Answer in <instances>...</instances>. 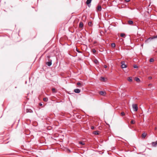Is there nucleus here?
<instances>
[{
	"label": "nucleus",
	"mask_w": 157,
	"mask_h": 157,
	"mask_svg": "<svg viewBox=\"0 0 157 157\" xmlns=\"http://www.w3.org/2000/svg\"><path fill=\"white\" fill-rule=\"evenodd\" d=\"M91 128L93 130L94 129V128L93 126H92L91 127Z\"/></svg>",
	"instance_id": "nucleus-30"
},
{
	"label": "nucleus",
	"mask_w": 157,
	"mask_h": 157,
	"mask_svg": "<svg viewBox=\"0 0 157 157\" xmlns=\"http://www.w3.org/2000/svg\"><path fill=\"white\" fill-rule=\"evenodd\" d=\"M76 51L78 52H81L79 51V50L77 49V48H76Z\"/></svg>",
	"instance_id": "nucleus-32"
},
{
	"label": "nucleus",
	"mask_w": 157,
	"mask_h": 157,
	"mask_svg": "<svg viewBox=\"0 0 157 157\" xmlns=\"http://www.w3.org/2000/svg\"><path fill=\"white\" fill-rule=\"evenodd\" d=\"M93 134L94 135H98L99 133L98 131H94L93 132Z\"/></svg>",
	"instance_id": "nucleus-16"
},
{
	"label": "nucleus",
	"mask_w": 157,
	"mask_h": 157,
	"mask_svg": "<svg viewBox=\"0 0 157 157\" xmlns=\"http://www.w3.org/2000/svg\"><path fill=\"white\" fill-rule=\"evenodd\" d=\"M134 67L135 68H138V66L137 65H135L134 66Z\"/></svg>",
	"instance_id": "nucleus-28"
},
{
	"label": "nucleus",
	"mask_w": 157,
	"mask_h": 157,
	"mask_svg": "<svg viewBox=\"0 0 157 157\" xmlns=\"http://www.w3.org/2000/svg\"><path fill=\"white\" fill-rule=\"evenodd\" d=\"M83 23L82 22H80L79 24V27L80 28L82 29L83 28Z\"/></svg>",
	"instance_id": "nucleus-4"
},
{
	"label": "nucleus",
	"mask_w": 157,
	"mask_h": 157,
	"mask_svg": "<svg viewBox=\"0 0 157 157\" xmlns=\"http://www.w3.org/2000/svg\"><path fill=\"white\" fill-rule=\"evenodd\" d=\"M152 144L153 146H156L157 145V141L152 142Z\"/></svg>",
	"instance_id": "nucleus-6"
},
{
	"label": "nucleus",
	"mask_w": 157,
	"mask_h": 157,
	"mask_svg": "<svg viewBox=\"0 0 157 157\" xmlns=\"http://www.w3.org/2000/svg\"><path fill=\"white\" fill-rule=\"evenodd\" d=\"M104 67L105 68H107V66L106 65H105Z\"/></svg>",
	"instance_id": "nucleus-31"
},
{
	"label": "nucleus",
	"mask_w": 157,
	"mask_h": 157,
	"mask_svg": "<svg viewBox=\"0 0 157 157\" xmlns=\"http://www.w3.org/2000/svg\"><path fill=\"white\" fill-rule=\"evenodd\" d=\"M48 100V99L47 98H43V101L45 102H47Z\"/></svg>",
	"instance_id": "nucleus-20"
},
{
	"label": "nucleus",
	"mask_w": 157,
	"mask_h": 157,
	"mask_svg": "<svg viewBox=\"0 0 157 157\" xmlns=\"http://www.w3.org/2000/svg\"><path fill=\"white\" fill-rule=\"evenodd\" d=\"M132 107L134 111H137L138 108L137 107V105L136 104H133L132 105Z\"/></svg>",
	"instance_id": "nucleus-1"
},
{
	"label": "nucleus",
	"mask_w": 157,
	"mask_h": 157,
	"mask_svg": "<svg viewBox=\"0 0 157 157\" xmlns=\"http://www.w3.org/2000/svg\"><path fill=\"white\" fill-rule=\"evenodd\" d=\"M101 6H98L97 7V10L98 11H100L101 10Z\"/></svg>",
	"instance_id": "nucleus-9"
},
{
	"label": "nucleus",
	"mask_w": 157,
	"mask_h": 157,
	"mask_svg": "<svg viewBox=\"0 0 157 157\" xmlns=\"http://www.w3.org/2000/svg\"><path fill=\"white\" fill-rule=\"evenodd\" d=\"M88 25L89 26H91L92 25V23L91 22H89L88 23Z\"/></svg>",
	"instance_id": "nucleus-22"
},
{
	"label": "nucleus",
	"mask_w": 157,
	"mask_h": 157,
	"mask_svg": "<svg viewBox=\"0 0 157 157\" xmlns=\"http://www.w3.org/2000/svg\"><path fill=\"white\" fill-rule=\"evenodd\" d=\"M92 51L94 54H95L96 52V50L94 49H93Z\"/></svg>",
	"instance_id": "nucleus-21"
},
{
	"label": "nucleus",
	"mask_w": 157,
	"mask_h": 157,
	"mask_svg": "<svg viewBox=\"0 0 157 157\" xmlns=\"http://www.w3.org/2000/svg\"><path fill=\"white\" fill-rule=\"evenodd\" d=\"M74 92L76 93H79L80 92V90L78 89H75L74 90Z\"/></svg>",
	"instance_id": "nucleus-5"
},
{
	"label": "nucleus",
	"mask_w": 157,
	"mask_h": 157,
	"mask_svg": "<svg viewBox=\"0 0 157 157\" xmlns=\"http://www.w3.org/2000/svg\"><path fill=\"white\" fill-rule=\"evenodd\" d=\"M128 23L129 25H132L133 23V22L132 21L129 20L128 21Z\"/></svg>",
	"instance_id": "nucleus-10"
},
{
	"label": "nucleus",
	"mask_w": 157,
	"mask_h": 157,
	"mask_svg": "<svg viewBox=\"0 0 157 157\" xmlns=\"http://www.w3.org/2000/svg\"><path fill=\"white\" fill-rule=\"evenodd\" d=\"M111 46L112 47H114L115 46V44L114 43H113L111 44Z\"/></svg>",
	"instance_id": "nucleus-25"
},
{
	"label": "nucleus",
	"mask_w": 157,
	"mask_h": 157,
	"mask_svg": "<svg viewBox=\"0 0 157 157\" xmlns=\"http://www.w3.org/2000/svg\"><path fill=\"white\" fill-rule=\"evenodd\" d=\"M152 84H149L148 85V86H152Z\"/></svg>",
	"instance_id": "nucleus-35"
},
{
	"label": "nucleus",
	"mask_w": 157,
	"mask_h": 157,
	"mask_svg": "<svg viewBox=\"0 0 157 157\" xmlns=\"http://www.w3.org/2000/svg\"><path fill=\"white\" fill-rule=\"evenodd\" d=\"M52 91L54 93L56 92V89L54 88H53L52 89Z\"/></svg>",
	"instance_id": "nucleus-24"
},
{
	"label": "nucleus",
	"mask_w": 157,
	"mask_h": 157,
	"mask_svg": "<svg viewBox=\"0 0 157 157\" xmlns=\"http://www.w3.org/2000/svg\"><path fill=\"white\" fill-rule=\"evenodd\" d=\"M92 1V0H87L86 1V3L87 5H89L90 4L91 2Z\"/></svg>",
	"instance_id": "nucleus-12"
},
{
	"label": "nucleus",
	"mask_w": 157,
	"mask_h": 157,
	"mask_svg": "<svg viewBox=\"0 0 157 157\" xmlns=\"http://www.w3.org/2000/svg\"><path fill=\"white\" fill-rule=\"evenodd\" d=\"M99 94L101 95L105 96L106 95V93L104 91H101L99 92Z\"/></svg>",
	"instance_id": "nucleus-3"
},
{
	"label": "nucleus",
	"mask_w": 157,
	"mask_h": 157,
	"mask_svg": "<svg viewBox=\"0 0 157 157\" xmlns=\"http://www.w3.org/2000/svg\"><path fill=\"white\" fill-rule=\"evenodd\" d=\"M147 134L145 133H144L142 134V137L144 138L146 136Z\"/></svg>",
	"instance_id": "nucleus-14"
},
{
	"label": "nucleus",
	"mask_w": 157,
	"mask_h": 157,
	"mask_svg": "<svg viewBox=\"0 0 157 157\" xmlns=\"http://www.w3.org/2000/svg\"><path fill=\"white\" fill-rule=\"evenodd\" d=\"M105 79V78L103 77H101L100 78V80L101 81H104Z\"/></svg>",
	"instance_id": "nucleus-17"
},
{
	"label": "nucleus",
	"mask_w": 157,
	"mask_h": 157,
	"mask_svg": "<svg viewBox=\"0 0 157 157\" xmlns=\"http://www.w3.org/2000/svg\"><path fill=\"white\" fill-rule=\"evenodd\" d=\"M156 128H155V129L156 130Z\"/></svg>",
	"instance_id": "nucleus-38"
},
{
	"label": "nucleus",
	"mask_w": 157,
	"mask_h": 157,
	"mask_svg": "<svg viewBox=\"0 0 157 157\" xmlns=\"http://www.w3.org/2000/svg\"><path fill=\"white\" fill-rule=\"evenodd\" d=\"M121 67L122 68H126L127 67L126 65L125 64V62L124 61H122L121 62Z\"/></svg>",
	"instance_id": "nucleus-2"
},
{
	"label": "nucleus",
	"mask_w": 157,
	"mask_h": 157,
	"mask_svg": "<svg viewBox=\"0 0 157 157\" xmlns=\"http://www.w3.org/2000/svg\"><path fill=\"white\" fill-rule=\"evenodd\" d=\"M26 112L27 113H31L32 112V111L31 109H26Z\"/></svg>",
	"instance_id": "nucleus-13"
},
{
	"label": "nucleus",
	"mask_w": 157,
	"mask_h": 157,
	"mask_svg": "<svg viewBox=\"0 0 157 157\" xmlns=\"http://www.w3.org/2000/svg\"><path fill=\"white\" fill-rule=\"evenodd\" d=\"M135 80L137 82H140V79L137 77H136L135 78Z\"/></svg>",
	"instance_id": "nucleus-7"
},
{
	"label": "nucleus",
	"mask_w": 157,
	"mask_h": 157,
	"mask_svg": "<svg viewBox=\"0 0 157 157\" xmlns=\"http://www.w3.org/2000/svg\"><path fill=\"white\" fill-rule=\"evenodd\" d=\"M77 85L79 86V87H81L82 86V84L80 82H78L77 83Z\"/></svg>",
	"instance_id": "nucleus-15"
},
{
	"label": "nucleus",
	"mask_w": 157,
	"mask_h": 157,
	"mask_svg": "<svg viewBox=\"0 0 157 157\" xmlns=\"http://www.w3.org/2000/svg\"><path fill=\"white\" fill-rule=\"evenodd\" d=\"M154 38H157V36L155 37H154Z\"/></svg>",
	"instance_id": "nucleus-37"
},
{
	"label": "nucleus",
	"mask_w": 157,
	"mask_h": 157,
	"mask_svg": "<svg viewBox=\"0 0 157 157\" xmlns=\"http://www.w3.org/2000/svg\"><path fill=\"white\" fill-rule=\"evenodd\" d=\"M79 144L82 145H85V143L84 142H82L80 141L79 142Z\"/></svg>",
	"instance_id": "nucleus-19"
},
{
	"label": "nucleus",
	"mask_w": 157,
	"mask_h": 157,
	"mask_svg": "<svg viewBox=\"0 0 157 157\" xmlns=\"http://www.w3.org/2000/svg\"><path fill=\"white\" fill-rule=\"evenodd\" d=\"M151 78H152L151 77H148V79H151Z\"/></svg>",
	"instance_id": "nucleus-33"
},
{
	"label": "nucleus",
	"mask_w": 157,
	"mask_h": 157,
	"mask_svg": "<svg viewBox=\"0 0 157 157\" xmlns=\"http://www.w3.org/2000/svg\"><path fill=\"white\" fill-rule=\"evenodd\" d=\"M94 62L95 63H98V60H94Z\"/></svg>",
	"instance_id": "nucleus-29"
},
{
	"label": "nucleus",
	"mask_w": 157,
	"mask_h": 157,
	"mask_svg": "<svg viewBox=\"0 0 157 157\" xmlns=\"http://www.w3.org/2000/svg\"><path fill=\"white\" fill-rule=\"evenodd\" d=\"M149 61L151 62H153L154 61V59L153 58H151L150 59Z\"/></svg>",
	"instance_id": "nucleus-26"
},
{
	"label": "nucleus",
	"mask_w": 157,
	"mask_h": 157,
	"mask_svg": "<svg viewBox=\"0 0 157 157\" xmlns=\"http://www.w3.org/2000/svg\"><path fill=\"white\" fill-rule=\"evenodd\" d=\"M125 36V34L124 33H121L120 34V36L121 37H124Z\"/></svg>",
	"instance_id": "nucleus-18"
},
{
	"label": "nucleus",
	"mask_w": 157,
	"mask_h": 157,
	"mask_svg": "<svg viewBox=\"0 0 157 157\" xmlns=\"http://www.w3.org/2000/svg\"><path fill=\"white\" fill-rule=\"evenodd\" d=\"M135 123V121L134 120H132L131 121V123L132 124H134Z\"/></svg>",
	"instance_id": "nucleus-23"
},
{
	"label": "nucleus",
	"mask_w": 157,
	"mask_h": 157,
	"mask_svg": "<svg viewBox=\"0 0 157 157\" xmlns=\"http://www.w3.org/2000/svg\"><path fill=\"white\" fill-rule=\"evenodd\" d=\"M39 105H40V106H42V104H41V103H40L39 104Z\"/></svg>",
	"instance_id": "nucleus-36"
},
{
	"label": "nucleus",
	"mask_w": 157,
	"mask_h": 157,
	"mask_svg": "<svg viewBox=\"0 0 157 157\" xmlns=\"http://www.w3.org/2000/svg\"><path fill=\"white\" fill-rule=\"evenodd\" d=\"M121 39L122 40H123V39Z\"/></svg>",
	"instance_id": "nucleus-39"
},
{
	"label": "nucleus",
	"mask_w": 157,
	"mask_h": 157,
	"mask_svg": "<svg viewBox=\"0 0 157 157\" xmlns=\"http://www.w3.org/2000/svg\"><path fill=\"white\" fill-rule=\"evenodd\" d=\"M124 115H125V113L124 112H123L121 113V115L122 116H123Z\"/></svg>",
	"instance_id": "nucleus-27"
},
{
	"label": "nucleus",
	"mask_w": 157,
	"mask_h": 157,
	"mask_svg": "<svg viewBox=\"0 0 157 157\" xmlns=\"http://www.w3.org/2000/svg\"><path fill=\"white\" fill-rule=\"evenodd\" d=\"M130 0H125V1L126 2H128L130 1Z\"/></svg>",
	"instance_id": "nucleus-34"
},
{
	"label": "nucleus",
	"mask_w": 157,
	"mask_h": 157,
	"mask_svg": "<svg viewBox=\"0 0 157 157\" xmlns=\"http://www.w3.org/2000/svg\"><path fill=\"white\" fill-rule=\"evenodd\" d=\"M46 63L48 66H50L52 64V62L51 61L48 62Z\"/></svg>",
	"instance_id": "nucleus-11"
},
{
	"label": "nucleus",
	"mask_w": 157,
	"mask_h": 157,
	"mask_svg": "<svg viewBox=\"0 0 157 157\" xmlns=\"http://www.w3.org/2000/svg\"><path fill=\"white\" fill-rule=\"evenodd\" d=\"M128 80L129 82H132V77H129L128 78Z\"/></svg>",
	"instance_id": "nucleus-8"
}]
</instances>
